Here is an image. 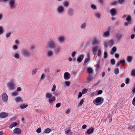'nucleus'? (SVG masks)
Instances as JSON below:
<instances>
[{"label":"nucleus","instance_id":"obj_1","mask_svg":"<svg viewBox=\"0 0 135 135\" xmlns=\"http://www.w3.org/2000/svg\"><path fill=\"white\" fill-rule=\"evenodd\" d=\"M104 102V99L101 97H98L94 99L93 103L97 105H99L102 104Z\"/></svg>","mask_w":135,"mask_h":135},{"label":"nucleus","instance_id":"obj_2","mask_svg":"<svg viewBox=\"0 0 135 135\" xmlns=\"http://www.w3.org/2000/svg\"><path fill=\"white\" fill-rule=\"evenodd\" d=\"M46 97L49 98V103L50 104H52L53 103V101H54L55 99V97L54 96H53L52 98V95L50 93H47L46 94Z\"/></svg>","mask_w":135,"mask_h":135},{"label":"nucleus","instance_id":"obj_3","mask_svg":"<svg viewBox=\"0 0 135 135\" xmlns=\"http://www.w3.org/2000/svg\"><path fill=\"white\" fill-rule=\"evenodd\" d=\"M22 55L27 57H30L31 55V53L29 50L26 49H23L21 51Z\"/></svg>","mask_w":135,"mask_h":135},{"label":"nucleus","instance_id":"obj_4","mask_svg":"<svg viewBox=\"0 0 135 135\" xmlns=\"http://www.w3.org/2000/svg\"><path fill=\"white\" fill-rule=\"evenodd\" d=\"M48 47L52 49H54L56 46L55 43L52 40H51L48 44Z\"/></svg>","mask_w":135,"mask_h":135},{"label":"nucleus","instance_id":"obj_5","mask_svg":"<svg viewBox=\"0 0 135 135\" xmlns=\"http://www.w3.org/2000/svg\"><path fill=\"white\" fill-rule=\"evenodd\" d=\"M109 12L111 15L113 17L115 16L117 14L116 9L115 8H113L109 10Z\"/></svg>","mask_w":135,"mask_h":135},{"label":"nucleus","instance_id":"obj_6","mask_svg":"<svg viewBox=\"0 0 135 135\" xmlns=\"http://www.w3.org/2000/svg\"><path fill=\"white\" fill-rule=\"evenodd\" d=\"M15 85L14 84V82L12 81H11L10 82L8 83L7 85V87L11 89H13L15 88Z\"/></svg>","mask_w":135,"mask_h":135},{"label":"nucleus","instance_id":"obj_7","mask_svg":"<svg viewBox=\"0 0 135 135\" xmlns=\"http://www.w3.org/2000/svg\"><path fill=\"white\" fill-rule=\"evenodd\" d=\"M2 98L3 101L5 102H6L8 99V96L6 93H4L2 95Z\"/></svg>","mask_w":135,"mask_h":135},{"label":"nucleus","instance_id":"obj_8","mask_svg":"<svg viewBox=\"0 0 135 135\" xmlns=\"http://www.w3.org/2000/svg\"><path fill=\"white\" fill-rule=\"evenodd\" d=\"M15 4V0H10L9 2L10 7L11 9H13L14 7V5Z\"/></svg>","mask_w":135,"mask_h":135},{"label":"nucleus","instance_id":"obj_9","mask_svg":"<svg viewBox=\"0 0 135 135\" xmlns=\"http://www.w3.org/2000/svg\"><path fill=\"white\" fill-rule=\"evenodd\" d=\"M57 10L59 13H61L64 11V8L62 6H59L57 7Z\"/></svg>","mask_w":135,"mask_h":135},{"label":"nucleus","instance_id":"obj_10","mask_svg":"<svg viewBox=\"0 0 135 135\" xmlns=\"http://www.w3.org/2000/svg\"><path fill=\"white\" fill-rule=\"evenodd\" d=\"M64 78L66 80H68L70 77V75L69 73L67 72H65L64 74Z\"/></svg>","mask_w":135,"mask_h":135},{"label":"nucleus","instance_id":"obj_11","mask_svg":"<svg viewBox=\"0 0 135 135\" xmlns=\"http://www.w3.org/2000/svg\"><path fill=\"white\" fill-rule=\"evenodd\" d=\"M13 132L15 133L20 134L21 133V130L19 128H17L13 130Z\"/></svg>","mask_w":135,"mask_h":135},{"label":"nucleus","instance_id":"obj_12","mask_svg":"<svg viewBox=\"0 0 135 135\" xmlns=\"http://www.w3.org/2000/svg\"><path fill=\"white\" fill-rule=\"evenodd\" d=\"M8 113L6 112H2L0 114V117L1 118H4L8 117Z\"/></svg>","mask_w":135,"mask_h":135},{"label":"nucleus","instance_id":"obj_13","mask_svg":"<svg viewBox=\"0 0 135 135\" xmlns=\"http://www.w3.org/2000/svg\"><path fill=\"white\" fill-rule=\"evenodd\" d=\"M84 57V56L83 55H81L78 57L77 59V60L79 63L81 62Z\"/></svg>","mask_w":135,"mask_h":135},{"label":"nucleus","instance_id":"obj_14","mask_svg":"<svg viewBox=\"0 0 135 135\" xmlns=\"http://www.w3.org/2000/svg\"><path fill=\"white\" fill-rule=\"evenodd\" d=\"M74 12L73 10L71 8H69L68 10V13L70 16H72L73 15Z\"/></svg>","mask_w":135,"mask_h":135},{"label":"nucleus","instance_id":"obj_15","mask_svg":"<svg viewBox=\"0 0 135 135\" xmlns=\"http://www.w3.org/2000/svg\"><path fill=\"white\" fill-rule=\"evenodd\" d=\"M94 129L93 128L91 127L86 132V133L89 134H92L94 131Z\"/></svg>","mask_w":135,"mask_h":135},{"label":"nucleus","instance_id":"obj_16","mask_svg":"<svg viewBox=\"0 0 135 135\" xmlns=\"http://www.w3.org/2000/svg\"><path fill=\"white\" fill-rule=\"evenodd\" d=\"M98 48V46H95L93 48V53L94 55H95L97 54V52Z\"/></svg>","mask_w":135,"mask_h":135},{"label":"nucleus","instance_id":"obj_17","mask_svg":"<svg viewBox=\"0 0 135 135\" xmlns=\"http://www.w3.org/2000/svg\"><path fill=\"white\" fill-rule=\"evenodd\" d=\"M93 79V75H88V77L87 78L86 82L88 83H89Z\"/></svg>","mask_w":135,"mask_h":135},{"label":"nucleus","instance_id":"obj_18","mask_svg":"<svg viewBox=\"0 0 135 135\" xmlns=\"http://www.w3.org/2000/svg\"><path fill=\"white\" fill-rule=\"evenodd\" d=\"M99 43V42L97 40L96 38H94L92 44V45H98Z\"/></svg>","mask_w":135,"mask_h":135},{"label":"nucleus","instance_id":"obj_19","mask_svg":"<svg viewBox=\"0 0 135 135\" xmlns=\"http://www.w3.org/2000/svg\"><path fill=\"white\" fill-rule=\"evenodd\" d=\"M17 125H18V124L17 123L15 122H13L9 126V128L11 129L13 127L17 126Z\"/></svg>","mask_w":135,"mask_h":135},{"label":"nucleus","instance_id":"obj_20","mask_svg":"<svg viewBox=\"0 0 135 135\" xmlns=\"http://www.w3.org/2000/svg\"><path fill=\"white\" fill-rule=\"evenodd\" d=\"M123 35L121 34H117L116 37V39L117 41H119L122 37Z\"/></svg>","mask_w":135,"mask_h":135},{"label":"nucleus","instance_id":"obj_21","mask_svg":"<svg viewBox=\"0 0 135 135\" xmlns=\"http://www.w3.org/2000/svg\"><path fill=\"white\" fill-rule=\"evenodd\" d=\"M58 41L60 42H62L65 40V38L63 36H60L58 37Z\"/></svg>","mask_w":135,"mask_h":135},{"label":"nucleus","instance_id":"obj_22","mask_svg":"<svg viewBox=\"0 0 135 135\" xmlns=\"http://www.w3.org/2000/svg\"><path fill=\"white\" fill-rule=\"evenodd\" d=\"M87 71L89 74L92 73L93 72V70L90 68H87Z\"/></svg>","mask_w":135,"mask_h":135},{"label":"nucleus","instance_id":"obj_23","mask_svg":"<svg viewBox=\"0 0 135 135\" xmlns=\"http://www.w3.org/2000/svg\"><path fill=\"white\" fill-rule=\"evenodd\" d=\"M15 100L16 102L17 103L20 102V101H21L22 102L23 101L21 97H16L15 99Z\"/></svg>","mask_w":135,"mask_h":135},{"label":"nucleus","instance_id":"obj_24","mask_svg":"<svg viewBox=\"0 0 135 135\" xmlns=\"http://www.w3.org/2000/svg\"><path fill=\"white\" fill-rule=\"evenodd\" d=\"M117 50V48L115 47H113L111 51L110 54L113 55Z\"/></svg>","mask_w":135,"mask_h":135},{"label":"nucleus","instance_id":"obj_25","mask_svg":"<svg viewBox=\"0 0 135 135\" xmlns=\"http://www.w3.org/2000/svg\"><path fill=\"white\" fill-rule=\"evenodd\" d=\"M126 20L128 22L131 23L132 20L131 16L130 15H128L126 18Z\"/></svg>","mask_w":135,"mask_h":135},{"label":"nucleus","instance_id":"obj_26","mask_svg":"<svg viewBox=\"0 0 135 135\" xmlns=\"http://www.w3.org/2000/svg\"><path fill=\"white\" fill-rule=\"evenodd\" d=\"M28 105L27 104H23L21 105L20 106V107L21 109H23L27 107L28 106Z\"/></svg>","mask_w":135,"mask_h":135},{"label":"nucleus","instance_id":"obj_27","mask_svg":"<svg viewBox=\"0 0 135 135\" xmlns=\"http://www.w3.org/2000/svg\"><path fill=\"white\" fill-rule=\"evenodd\" d=\"M63 4L64 7H68L69 6V3L67 1L64 2L63 3Z\"/></svg>","mask_w":135,"mask_h":135},{"label":"nucleus","instance_id":"obj_28","mask_svg":"<svg viewBox=\"0 0 135 135\" xmlns=\"http://www.w3.org/2000/svg\"><path fill=\"white\" fill-rule=\"evenodd\" d=\"M133 59V57L131 56H128L127 57V61L129 62H131Z\"/></svg>","mask_w":135,"mask_h":135},{"label":"nucleus","instance_id":"obj_29","mask_svg":"<svg viewBox=\"0 0 135 135\" xmlns=\"http://www.w3.org/2000/svg\"><path fill=\"white\" fill-rule=\"evenodd\" d=\"M127 128L128 129H130L131 131H135V126H130Z\"/></svg>","mask_w":135,"mask_h":135},{"label":"nucleus","instance_id":"obj_30","mask_svg":"<svg viewBox=\"0 0 135 135\" xmlns=\"http://www.w3.org/2000/svg\"><path fill=\"white\" fill-rule=\"evenodd\" d=\"M109 35V31H107L104 33L103 36L104 37H106L108 36Z\"/></svg>","mask_w":135,"mask_h":135},{"label":"nucleus","instance_id":"obj_31","mask_svg":"<svg viewBox=\"0 0 135 135\" xmlns=\"http://www.w3.org/2000/svg\"><path fill=\"white\" fill-rule=\"evenodd\" d=\"M53 55V53L51 51H49L47 53V55L48 57H50L52 56Z\"/></svg>","mask_w":135,"mask_h":135},{"label":"nucleus","instance_id":"obj_32","mask_svg":"<svg viewBox=\"0 0 135 135\" xmlns=\"http://www.w3.org/2000/svg\"><path fill=\"white\" fill-rule=\"evenodd\" d=\"M12 48L14 50H16L18 49V45H14L13 46Z\"/></svg>","mask_w":135,"mask_h":135},{"label":"nucleus","instance_id":"obj_33","mask_svg":"<svg viewBox=\"0 0 135 135\" xmlns=\"http://www.w3.org/2000/svg\"><path fill=\"white\" fill-rule=\"evenodd\" d=\"M100 63L99 62L97 63L96 69L95 70V71L97 72L98 71V70L100 68Z\"/></svg>","mask_w":135,"mask_h":135},{"label":"nucleus","instance_id":"obj_34","mask_svg":"<svg viewBox=\"0 0 135 135\" xmlns=\"http://www.w3.org/2000/svg\"><path fill=\"white\" fill-rule=\"evenodd\" d=\"M51 131V129L49 128H47L45 129L44 132L46 133H48Z\"/></svg>","mask_w":135,"mask_h":135},{"label":"nucleus","instance_id":"obj_35","mask_svg":"<svg viewBox=\"0 0 135 135\" xmlns=\"http://www.w3.org/2000/svg\"><path fill=\"white\" fill-rule=\"evenodd\" d=\"M114 73L116 75H117L119 73V71L118 68H116L114 70Z\"/></svg>","mask_w":135,"mask_h":135},{"label":"nucleus","instance_id":"obj_36","mask_svg":"<svg viewBox=\"0 0 135 135\" xmlns=\"http://www.w3.org/2000/svg\"><path fill=\"white\" fill-rule=\"evenodd\" d=\"M86 26L85 23H84L82 24L80 26V28L82 29H84Z\"/></svg>","mask_w":135,"mask_h":135},{"label":"nucleus","instance_id":"obj_37","mask_svg":"<svg viewBox=\"0 0 135 135\" xmlns=\"http://www.w3.org/2000/svg\"><path fill=\"white\" fill-rule=\"evenodd\" d=\"M119 63L121 64H123V66L125 65V60H120L119 61Z\"/></svg>","mask_w":135,"mask_h":135},{"label":"nucleus","instance_id":"obj_38","mask_svg":"<svg viewBox=\"0 0 135 135\" xmlns=\"http://www.w3.org/2000/svg\"><path fill=\"white\" fill-rule=\"evenodd\" d=\"M4 32L3 27L0 26V35H2Z\"/></svg>","mask_w":135,"mask_h":135},{"label":"nucleus","instance_id":"obj_39","mask_svg":"<svg viewBox=\"0 0 135 135\" xmlns=\"http://www.w3.org/2000/svg\"><path fill=\"white\" fill-rule=\"evenodd\" d=\"M37 69H34L32 71V75H35L37 72Z\"/></svg>","mask_w":135,"mask_h":135},{"label":"nucleus","instance_id":"obj_40","mask_svg":"<svg viewBox=\"0 0 135 135\" xmlns=\"http://www.w3.org/2000/svg\"><path fill=\"white\" fill-rule=\"evenodd\" d=\"M90 60V58L89 57H88L84 61V65H85L86 64V63L88 62Z\"/></svg>","mask_w":135,"mask_h":135},{"label":"nucleus","instance_id":"obj_41","mask_svg":"<svg viewBox=\"0 0 135 135\" xmlns=\"http://www.w3.org/2000/svg\"><path fill=\"white\" fill-rule=\"evenodd\" d=\"M14 56L15 58L17 59H18L20 57V55L18 53L15 54Z\"/></svg>","mask_w":135,"mask_h":135},{"label":"nucleus","instance_id":"obj_42","mask_svg":"<svg viewBox=\"0 0 135 135\" xmlns=\"http://www.w3.org/2000/svg\"><path fill=\"white\" fill-rule=\"evenodd\" d=\"M66 133L67 134H69L70 135H71L72 134L71 130L70 129L66 131Z\"/></svg>","mask_w":135,"mask_h":135},{"label":"nucleus","instance_id":"obj_43","mask_svg":"<svg viewBox=\"0 0 135 135\" xmlns=\"http://www.w3.org/2000/svg\"><path fill=\"white\" fill-rule=\"evenodd\" d=\"M108 44L111 46H113V41L112 40H110L108 41Z\"/></svg>","mask_w":135,"mask_h":135},{"label":"nucleus","instance_id":"obj_44","mask_svg":"<svg viewBox=\"0 0 135 135\" xmlns=\"http://www.w3.org/2000/svg\"><path fill=\"white\" fill-rule=\"evenodd\" d=\"M91 7L92 9H97L96 6L94 4H91Z\"/></svg>","mask_w":135,"mask_h":135},{"label":"nucleus","instance_id":"obj_45","mask_svg":"<svg viewBox=\"0 0 135 135\" xmlns=\"http://www.w3.org/2000/svg\"><path fill=\"white\" fill-rule=\"evenodd\" d=\"M110 62L112 65H114L115 63V61L114 59H112L110 60Z\"/></svg>","mask_w":135,"mask_h":135},{"label":"nucleus","instance_id":"obj_46","mask_svg":"<svg viewBox=\"0 0 135 135\" xmlns=\"http://www.w3.org/2000/svg\"><path fill=\"white\" fill-rule=\"evenodd\" d=\"M11 34V32H9L8 33H6V36L7 38H9Z\"/></svg>","mask_w":135,"mask_h":135},{"label":"nucleus","instance_id":"obj_47","mask_svg":"<svg viewBox=\"0 0 135 135\" xmlns=\"http://www.w3.org/2000/svg\"><path fill=\"white\" fill-rule=\"evenodd\" d=\"M131 75L132 76H135V69L133 70H132Z\"/></svg>","mask_w":135,"mask_h":135},{"label":"nucleus","instance_id":"obj_48","mask_svg":"<svg viewBox=\"0 0 135 135\" xmlns=\"http://www.w3.org/2000/svg\"><path fill=\"white\" fill-rule=\"evenodd\" d=\"M129 78H127L125 81V83L126 84H128L129 82Z\"/></svg>","mask_w":135,"mask_h":135},{"label":"nucleus","instance_id":"obj_49","mask_svg":"<svg viewBox=\"0 0 135 135\" xmlns=\"http://www.w3.org/2000/svg\"><path fill=\"white\" fill-rule=\"evenodd\" d=\"M65 84L66 86H69L70 84V82L68 81H65Z\"/></svg>","mask_w":135,"mask_h":135},{"label":"nucleus","instance_id":"obj_50","mask_svg":"<svg viewBox=\"0 0 135 135\" xmlns=\"http://www.w3.org/2000/svg\"><path fill=\"white\" fill-rule=\"evenodd\" d=\"M18 94V93L17 91H15L12 93V95L13 96H15L17 95Z\"/></svg>","mask_w":135,"mask_h":135},{"label":"nucleus","instance_id":"obj_51","mask_svg":"<svg viewBox=\"0 0 135 135\" xmlns=\"http://www.w3.org/2000/svg\"><path fill=\"white\" fill-rule=\"evenodd\" d=\"M104 57L105 59H106L108 56V53L106 52H104Z\"/></svg>","mask_w":135,"mask_h":135},{"label":"nucleus","instance_id":"obj_52","mask_svg":"<svg viewBox=\"0 0 135 135\" xmlns=\"http://www.w3.org/2000/svg\"><path fill=\"white\" fill-rule=\"evenodd\" d=\"M97 92V95H100L101 94H102L103 92V91L102 90H99L97 91H96V92Z\"/></svg>","mask_w":135,"mask_h":135},{"label":"nucleus","instance_id":"obj_53","mask_svg":"<svg viewBox=\"0 0 135 135\" xmlns=\"http://www.w3.org/2000/svg\"><path fill=\"white\" fill-rule=\"evenodd\" d=\"M101 51L100 50H98L97 53V55L99 57H100L101 55Z\"/></svg>","mask_w":135,"mask_h":135},{"label":"nucleus","instance_id":"obj_54","mask_svg":"<svg viewBox=\"0 0 135 135\" xmlns=\"http://www.w3.org/2000/svg\"><path fill=\"white\" fill-rule=\"evenodd\" d=\"M88 90L87 89H84L83 90L82 93L83 94H85L87 93Z\"/></svg>","mask_w":135,"mask_h":135},{"label":"nucleus","instance_id":"obj_55","mask_svg":"<svg viewBox=\"0 0 135 135\" xmlns=\"http://www.w3.org/2000/svg\"><path fill=\"white\" fill-rule=\"evenodd\" d=\"M95 16L96 17L98 18H100V15L98 13H96L95 15Z\"/></svg>","mask_w":135,"mask_h":135},{"label":"nucleus","instance_id":"obj_56","mask_svg":"<svg viewBox=\"0 0 135 135\" xmlns=\"http://www.w3.org/2000/svg\"><path fill=\"white\" fill-rule=\"evenodd\" d=\"M38 133H40L41 132V129L40 127L38 128L37 129L36 131Z\"/></svg>","mask_w":135,"mask_h":135},{"label":"nucleus","instance_id":"obj_57","mask_svg":"<svg viewBox=\"0 0 135 135\" xmlns=\"http://www.w3.org/2000/svg\"><path fill=\"white\" fill-rule=\"evenodd\" d=\"M84 102V100L83 99H81L79 104H78V105L80 106L82 105Z\"/></svg>","mask_w":135,"mask_h":135},{"label":"nucleus","instance_id":"obj_58","mask_svg":"<svg viewBox=\"0 0 135 135\" xmlns=\"http://www.w3.org/2000/svg\"><path fill=\"white\" fill-rule=\"evenodd\" d=\"M56 85L54 84L53 86V87L51 89V91H54L56 89Z\"/></svg>","mask_w":135,"mask_h":135},{"label":"nucleus","instance_id":"obj_59","mask_svg":"<svg viewBox=\"0 0 135 135\" xmlns=\"http://www.w3.org/2000/svg\"><path fill=\"white\" fill-rule=\"evenodd\" d=\"M125 0H118V2L120 4H122L123 2Z\"/></svg>","mask_w":135,"mask_h":135},{"label":"nucleus","instance_id":"obj_60","mask_svg":"<svg viewBox=\"0 0 135 135\" xmlns=\"http://www.w3.org/2000/svg\"><path fill=\"white\" fill-rule=\"evenodd\" d=\"M117 4V2L116 1H114L111 3V5L112 6L116 5Z\"/></svg>","mask_w":135,"mask_h":135},{"label":"nucleus","instance_id":"obj_61","mask_svg":"<svg viewBox=\"0 0 135 135\" xmlns=\"http://www.w3.org/2000/svg\"><path fill=\"white\" fill-rule=\"evenodd\" d=\"M132 103L133 105L135 106V97L133 98L132 101Z\"/></svg>","mask_w":135,"mask_h":135},{"label":"nucleus","instance_id":"obj_62","mask_svg":"<svg viewBox=\"0 0 135 135\" xmlns=\"http://www.w3.org/2000/svg\"><path fill=\"white\" fill-rule=\"evenodd\" d=\"M61 105V103H57L56 105V107L57 108L59 107Z\"/></svg>","mask_w":135,"mask_h":135},{"label":"nucleus","instance_id":"obj_63","mask_svg":"<svg viewBox=\"0 0 135 135\" xmlns=\"http://www.w3.org/2000/svg\"><path fill=\"white\" fill-rule=\"evenodd\" d=\"M45 77V75L44 74H42L41 76L40 79L41 80H43L44 79Z\"/></svg>","mask_w":135,"mask_h":135},{"label":"nucleus","instance_id":"obj_64","mask_svg":"<svg viewBox=\"0 0 135 135\" xmlns=\"http://www.w3.org/2000/svg\"><path fill=\"white\" fill-rule=\"evenodd\" d=\"M107 41H104V47L105 48H106L107 47Z\"/></svg>","mask_w":135,"mask_h":135}]
</instances>
